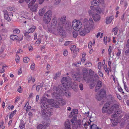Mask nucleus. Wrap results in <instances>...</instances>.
I'll return each mask as SVG.
<instances>
[{
	"label": "nucleus",
	"instance_id": "nucleus-1",
	"mask_svg": "<svg viewBox=\"0 0 129 129\" xmlns=\"http://www.w3.org/2000/svg\"><path fill=\"white\" fill-rule=\"evenodd\" d=\"M83 79L87 83H90L89 87L90 88H93L97 83V76H93L94 72L91 70L89 71V75H88V71L86 69L83 70Z\"/></svg>",
	"mask_w": 129,
	"mask_h": 129
},
{
	"label": "nucleus",
	"instance_id": "nucleus-2",
	"mask_svg": "<svg viewBox=\"0 0 129 129\" xmlns=\"http://www.w3.org/2000/svg\"><path fill=\"white\" fill-rule=\"evenodd\" d=\"M57 20L56 17L53 18L52 20L51 25L47 26L48 29L50 33L58 31L59 34L62 35V33H63V32L62 26H61V25L60 26V24H59L57 28Z\"/></svg>",
	"mask_w": 129,
	"mask_h": 129
},
{
	"label": "nucleus",
	"instance_id": "nucleus-3",
	"mask_svg": "<svg viewBox=\"0 0 129 129\" xmlns=\"http://www.w3.org/2000/svg\"><path fill=\"white\" fill-rule=\"evenodd\" d=\"M61 88L62 87L60 86H59L58 87L54 86L53 88V92L52 93V96L53 98L58 99L59 105H64L66 104L65 101L60 98L62 96V92H63L61 90Z\"/></svg>",
	"mask_w": 129,
	"mask_h": 129
},
{
	"label": "nucleus",
	"instance_id": "nucleus-4",
	"mask_svg": "<svg viewBox=\"0 0 129 129\" xmlns=\"http://www.w3.org/2000/svg\"><path fill=\"white\" fill-rule=\"evenodd\" d=\"M41 102L42 103L41 106V112L43 115L44 117H45L46 118L49 117L51 115L50 109L51 108L49 107L50 105L49 104V103L48 101L44 100V99H42Z\"/></svg>",
	"mask_w": 129,
	"mask_h": 129
},
{
	"label": "nucleus",
	"instance_id": "nucleus-5",
	"mask_svg": "<svg viewBox=\"0 0 129 129\" xmlns=\"http://www.w3.org/2000/svg\"><path fill=\"white\" fill-rule=\"evenodd\" d=\"M110 104L109 103H106L103 107L102 111L104 113H107L111 114L113 112L116 111L119 107V106L117 104H115L110 108Z\"/></svg>",
	"mask_w": 129,
	"mask_h": 129
},
{
	"label": "nucleus",
	"instance_id": "nucleus-6",
	"mask_svg": "<svg viewBox=\"0 0 129 129\" xmlns=\"http://www.w3.org/2000/svg\"><path fill=\"white\" fill-rule=\"evenodd\" d=\"M71 78L69 76L62 78L61 82L64 90H68L70 86H72V84Z\"/></svg>",
	"mask_w": 129,
	"mask_h": 129
},
{
	"label": "nucleus",
	"instance_id": "nucleus-7",
	"mask_svg": "<svg viewBox=\"0 0 129 129\" xmlns=\"http://www.w3.org/2000/svg\"><path fill=\"white\" fill-rule=\"evenodd\" d=\"M72 26L73 29L75 30L78 31L82 27V24L81 22L79 20L74 19L72 22Z\"/></svg>",
	"mask_w": 129,
	"mask_h": 129
},
{
	"label": "nucleus",
	"instance_id": "nucleus-8",
	"mask_svg": "<svg viewBox=\"0 0 129 129\" xmlns=\"http://www.w3.org/2000/svg\"><path fill=\"white\" fill-rule=\"evenodd\" d=\"M73 79L75 81L80 82L81 80L82 76L79 72H74L72 76Z\"/></svg>",
	"mask_w": 129,
	"mask_h": 129
},
{
	"label": "nucleus",
	"instance_id": "nucleus-9",
	"mask_svg": "<svg viewBox=\"0 0 129 129\" xmlns=\"http://www.w3.org/2000/svg\"><path fill=\"white\" fill-rule=\"evenodd\" d=\"M121 112L122 111L121 110H119L117 111V114L115 113L112 115V117L110 119L111 121L112 122L114 121L115 120V119H117V118H118L119 119L121 118V117H120V116H118L119 114L121 113Z\"/></svg>",
	"mask_w": 129,
	"mask_h": 129
},
{
	"label": "nucleus",
	"instance_id": "nucleus-10",
	"mask_svg": "<svg viewBox=\"0 0 129 129\" xmlns=\"http://www.w3.org/2000/svg\"><path fill=\"white\" fill-rule=\"evenodd\" d=\"M66 17L64 16H62L60 19V22L59 24H60L61 26H62V28L66 26L67 23L66 22Z\"/></svg>",
	"mask_w": 129,
	"mask_h": 129
},
{
	"label": "nucleus",
	"instance_id": "nucleus-11",
	"mask_svg": "<svg viewBox=\"0 0 129 129\" xmlns=\"http://www.w3.org/2000/svg\"><path fill=\"white\" fill-rule=\"evenodd\" d=\"M104 11V9H101L99 7H97V21L99 20L101 18L100 16L99 15H98V14L103 13Z\"/></svg>",
	"mask_w": 129,
	"mask_h": 129
},
{
	"label": "nucleus",
	"instance_id": "nucleus-12",
	"mask_svg": "<svg viewBox=\"0 0 129 129\" xmlns=\"http://www.w3.org/2000/svg\"><path fill=\"white\" fill-rule=\"evenodd\" d=\"M51 105L53 106L57 107L59 105V102L58 100H52L51 101Z\"/></svg>",
	"mask_w": 129,
	"mask_h": 129
},
{
	"label": "nucleus",
	"instance_id": "nucleus-13",
	"mask_svg": "<svg viewBox=\"0 0 129 129\" xmlns=\"http://www.w3.org/2000/svg\"><path fill=\"white\" fill-rule=\"evenodd\" d=\"M99 95L101 98H102L106 96V92L104 89H102L100 91Z\"/></svg>",
	"mask_w": 129,
	"mask_h": 129
},
{
	"label": "nucleus",
	"instance_id": "nucleus-14",
	"mask_svg": "<svg viewBox=\"0 0 129 129\" xmlns=\"http://www.w3.org/2000/svg\"><path fill=\"white\" fill-rule=\"evenodd\" d=\"M78 111L77 109H75L72 110L71 112L70 113L69 117L71 118L74 115L77 116Z\"/></svg>",
	"mask_w": 129,
	"mask_h": 129
},
{
	"label": "nucleus",
	"instance_id": "nucleus-15",
	"mask_svg": "<svg viewBox=\"0 0 129 129\" xmlns=\"http://www.w3.org/2000/svg\"><path fill=\"white\" fill-rule=\"evenodd\" d=\"M51 18L44 15L43 20L44 22L46 24H48L50 22Z\"/></svg>",
	"mask_w": 129,
	"mask_h": 129
},
{
	"label": "nucleus",
	"instance_id": "nucleus-16",
	"mask_svg": "<svg viewBox=\"0 0 129 129\" xmlns=\"http://www.w3.org/2000/svg\"><path fill=\"white\" fill-rule=\"evenodd\" d=\"M84 29L87 33H89L92 28L88 24H85L84 25Z\"/></svg>",
	"mask_w": 129,
	"mask_h": 129
},
{
	"label": "nucleus",
	"instance_id": "nucleus-17",
	"mask_svg": "<svg viewBox=\"0 0 129 129\" xmlns=\"http://www.w3.org/2000/svg\"><path fill=\"white\" fill-rule=\"evenodd\" d=\"M71 50L73 53L74 54H76L79 52V49L78 48H76V46L72 45L71 46L70 48Z\"/></svg>",
	"mask_w": 129,
	"mask_h": 129
},
{
	"label": "nucleus",
	"instance_id": "nucleus-18",
	"mask_svg": "<svg viewBox=\"0 0 129 129\" xmlns=\"http://www.w3.org/2000/svg\"><path fill=\"white\" fill-rule=\"evenodd\" d=\"M85 119H84L82 121H80V123H79L78 124L80 127H82L86 128L87 126V123H86V121H85Z\"/></svg>",
	"mask_w": 129,
	"mask_h": 129
},
{
	"label": "nucleus",
	"instance_id": "nucleus-19",
	"mask_svg": "<svg viewBox=\"0 0 129 129\" xmlns=\"http://www.w3.org/2000/svg\"><path fill=\"white\" fill-rule=\"evenodd\" d=\"M70 122V120L68 119H67L65 121L64 124L65 129H71Z\"/></svg>",
	"mask_w": 129,
	"mask_h": 129
},
{
	"label": "nucleus",
	"instance_id": "nucleus-20",
	"mask_svg": "<svg viewBox=\"0 0 129 129\" xmlns=\"http://www.w3.org/2000/svg\"><path fill=\"white\" fill-rule=\"evenodd\" d=\"M62 87V88L61 89V90L63 92H62V96L64 94H65L67 97H69L71 96V93L69 92H67L66 91L67 90H64L63 89V88Z\"/></svg>",
	"mask_w": 129,
	"mask_h": 129
},
{
	"label": "nucleus",
	"instance_id": "nucleus-21",
	"mask_svg": "<svg viewBox=\"0 0 129 129\" xmlns=\"http://www.w3.org/2000/svg\"><path fill=\"white\" fill-rule=\"evenodd\" d=\"M114 17L113 16H108L106 17V23L107 24H109L114 19Z\"/></svg>",
	"mask_w": 129,
	"mask_h": 129
},
{
	"label": "nucleus",
	"instance_id": "nucleus-22",
	"mask_svg": "<svg viewBox=\"0 0 129 129\" xmlns=\"http://www.w3.org/2000/svg\"><path fill=\"white\" fill-rule=\"evenodd\" d=\"M52 15V10H49L47 11L44 15L51 18Z\"/></svg>",
	"mask_w": 129,
	"mask_h": 129
},
{
	"label": "nucleus",
	"instance_id": "nucleus-23",
	"mask_svg": "<svg viewBox=\"0 0 129 129\" xmlns=\"http://www.w3.org/2000/svg\"><path fill=\"white\" fill-rule=\"evenodd\" d=\"M46 9V7H44L43 8L41 9L39 11L40 15L42 16L45 12Z\"/></svg>",
	"mask_w": 129,
	"mask_h": 129
},
{
	"label": "nucleus",
	"instance_id": "nucleus-24",
	"mask_svg": "<svg viewBox=\"0 0 129 129\" xmlns=\"http://www.w3.org/2000/svg\"><path fill=\"white\" fill-rule=\"evenodd\" d=\"M30 10L33 12H36L37 10V5H32L30 6Z\"/></svg>",
	"mask_w": 129,
	"mask_h": 129
},
{
	"label": "nucleus",
	"instance_id": "nucleus-25",
	"mask_svg": "<svg viewBox=\"0 0 129 129\" xmlns=\"http://www.w3.org/2000/svg\"><path fill=\"white\" fill-rule=\"evenodd\" d=\"M103 40L104 44L105 45H106L107 44L108 42H110L111 41V38H108L107 36L104 37Z\"/></svg>",
	"mask_w": 129,
	"mask_h": 129
},
{
	"label": "nucleus",
	"instance_id": "nucleus-26",
	"mask_svg": "<svg viewBox=\"0 0 129 129\" xmlns=\"http://www.w3.org/2000/svg\"><path fill=\"white\" fill-rule=\"evenodd\" d=\"M89 25L92 29L94 28V23L93 20L91 18H90L89 20Z\"/></svg>",
	"mask_w": 129,
	"mask_h": 129
},
{
	"label": "nucleus",
	"instance_id": "nucleus-27",
	"mask_svg": "<svg viewBox=\"0 0 129 129\" xmlns=\"http://www.w3.org/2000/svg\"><path fill=\"white\" fill-rule=\"evenodd\" d=\"M10 38L11 39L14 41L17 40L18 38V37L17 36L14 35L13 34H12L10 36Z\"/></svg>",
	"mask_w": 129,
	"mask_h": 129
},
{
	"label": "nucleus",
	"instance_id": "nucleus-28",
	"mask_svg": "<svg viewBox=\"0 0 129 129\" xmlns=\"http://www.w3.org/2000/svg\"><path fill=\"white\" fill-rule=\"evenodd\" d=\"M36 29V27L35 26H33L28 30V32L29 33H32L34 32Z\"/></svg>",
	"mask_w": 129,
	"mask_h": 129
},
{
	"label": "nucleus",
	"instance_id": "nucleus-29",
	"mask_svg": "<svg viewBox=\"0 0 129 129\" xmlns=\"http://www.w3.org/2000/svg\"><path fill=\"white\" fill-rule=\"evenodd\" d=\"M115 120L114 121H112V122H114L111 125V126H115L117 125L119 123L118 120V118H117V119L116 120H115ZM111 122H112L111 121Z\"/></svg>",
	"mask_w": 129,
	"mask_h": 129
},
{
	"label": "nucleus",
	"instance_id": "nucleus-30",
	"mask_svg": "<svg viewBox=\"0 0 129 129\" xmlns=\"http://www.w3.org/2000/svg\"><path fill=\"white\" fill-rule=\"evenodd\" d=\"M19 127L21 129H23L25 127V123L23 121H20Z\"/></svg>",
	"mask_w": 129,
	"mask_h": 129
},
{
	"label": "nucleus",
	"instance_id": "nucleus-31",
	"mask_svg": "<svg viewBox=\"0 0 129 129\" xmlns=\"http://www.w3.org/2000/svg\"><path fill=\"white\" fill-rule=\"evenodd\" d=\"M86 55V54L85 53H83L82 54V58H81V62L82 63L84 62L86 59L85 57V56Z\"/></svg>",
	"mask_w": 129,
	"mask_h": 129
},
{
	"label": "nucleus",
	"instance_id": "nucleus-32",
	"mask_svg": "<svg viewBox=\"0 0 129 129\" xmlns=\"http://www.w3.org/2000/svg\"><path fill=\"white\" fill-rule=\"evenodd\" d=\"M87 34V33L84 29L81 30L79 32V34L81 36H84Z\"/></svg>",
	"mask_w": 129,
	"mask_h": 129
},
{
	"label": "nucleus",
	"instance_id": "nucleus-33",
	"mask_svg": "<svg viewBox=\"0 0 129 129\" xmlns=\"http://www.w3.org/2000/svg\"><path fill=\"white\" fill-rule=\"evenodd\" d=\"M118 30V28L117 26H116L112 30V31L114 32V34L115 35H116Z\"/></svg>",
	"mask_w": 129,
	"mask_h": 129
},
{
	"label": "nucleus",
	"instance_id": "nucleus-34",
	"mask_svg": "<svg viewBox=\"0 0 129 129\" xmlns=\"http://www.w3.org/2000/svg\"><path fill=\"white\" fill-rule=\"evenodd\" d=\"M102 85V82L100 80L97 81V88L99 89L101 88Z\"/></svg>",
	"mask_w": 129,
	"mask_h": 129
},
{
	"label": "nucleus",
	"instance_id": "nucleus-35",
	"mask_svg": "<svg viewBox=\"0 0 129 129\" xmlns=\"http://www.w3.org/2000/svg\"><path fill=\"white\" fill-rule=\"evenodd\" d=\"M29 104L28 102H27L25 106L24 107V108H27L26 111H28L30 110L31 108V107L30 106H28Z\"/></svg>",
	"mask_w": 129,
	"mask_h": 129
},
{
	"label": "nucleus",
	"instance_id": "nucleus-36",
	"mask_svg": "<svg viewBox=\"0 0 129 129\" xmlns=\"http://www.w3.org/2000/svg\"><path fill=\"white\" fill-rule=\"evenodd\" d=\"M108 51L109 52V56H110V57H112L111 56V53L113 51V48L110 46L109 47Z\"/></svg>",
	"mask_w": 129,
	"mask_h": 129
},
{
	"label": "nucleus",
	"instance_id": "nucleus-37",
	"mask_svg": "<svg viewBox=\"0 0 129 129\" xmlns=\"http://www.w3.org/2000/svg\"><path fill=\"white\" fill-rule=\"evenodd\" d=\"M95 41L94 40H93L92 42H90L88 44V47L89 48H91L92 46L94 45L95 44Z\"/></svg>",
	"mask_w": 129,
	"mask_h": 129
},
{
	"label": "nucleus",
	"instance_id": "nucleus-38",
	"mask_svg": "<svg viewBox=\"0 0 129 129\" xmlns=\"http://www.w3.org/2000/svg\"><path fill=\"white\" fill-rule=\"evenodd\" d=\"M61 75V73L60 72H58L56 73L54 77L53 78L55 79H56L57 78L60 77Z\"/></svg>",
	"mask_w": 129,
	"mask_h": 129
},
{
	"label": "nucleus",
	"instance_id": "nucleus-39",
	"mask_svg": "<svg viewBox=\"0 0 129 129\" xmlns=\"http://www.w3.org/2000/svg\"><path fill=\"white\" fill-rule=\"evenodd\" d=\"M16 112V110H15L13 112H11L9 115V119H11L13 117L14 115L15 114Z\"/></svg>",
	"mask_w": 129,
	"mask_h": 129
},
{
	"label": "nucleus",
	"instance_id": "nucleus-40",
	"mask_svg": "<svg viewBox=\"0 0 129 129\" xmlns=\"http://www.w3.org/2000/svg\"><path fill=\"white\" fill-rule=\"evenodd\" d=\"M77 116L75 115L73 117L72 119L71 120V122H72V124H73L74 123V122H75L77 120Z\"/></svg>",
	"mask_w": 129,
	"mask_h": 129
},
{
	"label": "nucleus",
	"instance_id": "nucleus-41",
	"mask_svg": "<svg viewBox=\"0 0 129 129\" xmlns=\"http://www.w3.org/2000/svg\"><path fill=\"white\" fill-rule=\"evenodd\" d=\"M37 129H45L44 127L41 124H39L37 126Z\"/></svg>",
	"mask_w": 129,
	"mask_h": 129
},
{
	"label": "nucleus",
	"instance_id": "nucleus-42",
	"mask_svg": "<svg viewBox=\"0 0 129 129\" xmlns=\"http://www.w3.org/2000/svg\"><path fill=\"white\" fill-rule=\"evenodd\" d=\"M90 8L91 10H92L93 11H95L96 12H97V7L96 6H95L93 5V6H90Z\"/></svg>",
	"mask_w": 129,
	"mask_h": 129
},
{
	"label": "nucleus",
	"instance_id": "nucleus-43",
	"mask_svg": "<svg viewBox=\"0 0 129 129\" xmlns=\"http://www.w3.org/2000/svg\"><path fill=\"white\" fill-rule=\"evenodd\" d=\"M13 32L15 34H19L20 33V31L19 29L16 28L13 30Z\"/></svg>",
	"mask_w": 129,
	"mask_h": 129
},
{
	"label": "nucleus",
	"instance_id": "nucleus-44",
	"mask_svg": "<svg viewBox=\"0 0 129 129\" xmlns=\"http://www.w3.org/2000/svg\"><path fill=\"white\" fill-rule=\"evenodd\" d=\"M92 17L94 20L95 21H97V14L96 13L94 14H92Z\"/></svg>",
	"mask_w": 129,
	"mask_h": 129
},
{
	"label": "nucleus",
	"instance_id": "nucleus-45",
	"mask_svg": "<svg viewBox=\"0 0 129 129\" xmlns=\"http://www.w3.org/2000/svg\"><path fill=\"white\" fill-rule=\"evenodd\" d=\"M121 53V50L119 49H118L117 51H116V55L118 57H119L120 56Z\"/></svg>",
	"mask_w": 129,
	"mask_h": 129
},
{
	"label": "nucleus",
	"instance_id": "nucleus-46",
	"mask_svg": "<svg viewBox=\"0 0 129 129\" xmlns=\"http://www.w3.org/2000/svg\"><path fill=\"white\" fill-rule=\"evenodd\" d=\"M29 60V59L28 57H25L23 59V62L25 63H28Z\"/></svg>",
	"mask_w": 129,
	"mask_h": 129
},
{
	"label": "nucleus",
	"instance_id": "nucleus-47",
	"mask_svg": "<svg viewBox=\"0 0 129 129\" xmlns=\"http://www.w3.org/2000/svg\"><path fill=\"white\" fill-rule=\"evenodd\" d=\"M104 67V69L105 72L108 75L109 73V69H110V68L109 69V68H107V66H105Z\"/></svg>",
	"mask_w": 129,
	"mask_h": 129
},
{
	"label": "nucleus",
	"instance_id": "nucleus-48",
	"mask_svg": "<svg viewBox=\"0 0 129 129\" xmlns=\"http://www.w3.org/2000/svg\"><path fill=\"white\" fill-rule=\"evenodd\" d=\"M4 16V18L6 20H8L9 21H10L11 20L9 16L8 15Z\"/></svg>",
	"mask_w": 129,
	"mask_h": 129
},
{
	"label": "nucleus",
	"instance_id": "nucleus-49",
	"mask_svg": "<svg viewBox=\"0 0 129 129\" xmlns=\"http://www.w3.org/2000/svg\"><path fill=\"white\" fill-rule=\"evenodd\" d=\"M36 1V0H32L29 4L28 5V7L29 8H30V6L32 5H33V4H34Z\"/></svg>",
	"mask_w": 129,
	"mask_h": 129
},
{
	"label": "nucleus",
	"instance_id": "nucleus-50",
	"mask_svg": "<svg viewBox=\"0 0 129 129\" xmlns=\"http://www.w3.org/2000/svg\"><path fill=\"white\" fill-rule=\"evenodd\" d=\"M73 37L75 38H76L78 35V33L75 31H73Z\"/></svg>",
	"mask_w": 129,
	"mask_h": 129
},
{
	"label": "nucleus",
	"instance_id": "nucleus-51",
	"mask_svg": "<svg viewBox=\"0 0 129 129\" xmlns=\"http://www.w3.org/2000/svg\"><path fill=\"white\" fill-rule=\"evenodd\" d=\"M90 129H97V125L95 124L91 125L90 127Z\"/></svg>",
	"mask_w": 129,
	"mask_h": 129
},
{
	"label": "nucleus",
	"instance_id": "nucleus-52",
	"mask_svg": "<svg viewBox=\"0 0 129 129\" xmlns=\"http://www.w3.org/2000/svg\"><path fill=\"white\" fill-rule=\"evenodd\" d=\"M91 4L95 6H96L97 5V2L96 0H93L91 3Z\"/></svg>",
	"mask_w": 129,
	"mask_h": 129
},
{
	"label": "nucleus",
	"instance_id": "nucleus-53",
	"mask_svg": "<svg viewBox=\"0 0 129 129\" xmlns=\"http://www.w3.org/2000/svg\"><path fill=\"white\" fill-rule=\"evenodd\" d=\"M7 66H3L2 68L0 70V73H3L5 72L4 68H6Z\"/></svg>",
	"mask_w": 129,
	"mask_h": 129
},
{
	"label": "nucleus",
	"instance_id": "nucleus-54",
	"mask_svg": "<svg viewBox=\"0 0 129 129\" xmlns=\"http://www.w3.org/2000/svg\"><path fill=\"white\" fill-rule=\"evenodd\" d=\"M100 38H102L103 36V33H101V34L100 32H99L97 33V38H98L100 36Z\"/></svg>",
	"mask_w": 129,
	"mask_h": 129
},
{
	"label": "nucleus",
	"instance_id": "nucleus-55",
	"mask_svg": "<svg viewBox=\"0 0 129 129\" xmlns=\"http://www.w3.org/2000/svg\"><path fill=\"white\" fill-rule=\"evenodd\" d=\"M72 42L71 41H67L65 42L64 45L66 46L69 45Z\"/></svg>",
	"mask_w": 129,
	"mask_h": 129
},
{
	"label": "nucleus",
	"instance_id": "nucleus-56",
	"mask_svg": "<svg viewBox=\"0 0 129 129\" xmlns=\"http://www.w3.org/2000/svg\"><path fill=\"white\" fill-rule=\"evenodd\" d=\"M91 66V63L90 62L88 61L86 63L85 66V67H90Z\"/></svg>",
	"mask_w": 129,
	"mask_h": 129
},
{
	"label": "nucleus",
	"instance_id": "nucleus-57",
	"mask_svg": "<svg viewBox=\"0 0 129 129\" xmlns=\"http://www.w3.org/2000/svg\"><path fill=\"white\" fill-rule=\"evenodd\" d=\"M16 61L17 63L19 62L20 61V57L19 56H17L15 58Z\"/></svg>",
	"mask_w": 129,
	"mask_h": 129
},
{
	"label": "nucleus",
	"instance_id": "nucleus-58",
	"mask_svg": "<svg viewBox=\"0 0 129 129\" xmlns=\"http://www.w3.org/2000/svg\"><path fill=\"white\" fill-rule=\"evenodd\" d=\"M125 54L126 55H129V49H127L125 52Z\"/></svg>",
	"mask_w": 129,
	"mask_h": 129
},
{
	"label": "nucleus",
	"instance_id": "nucleus-59",
	"mask_svg": "<svg viewBox=\"0 0 129 129\" xmlns=\"http://www.w3.org/2000/svg\"><path fill=\"white\" fill-rule=\"evenodd\" d=\"M102 67V63L101 62H100L98 63V68L99 69H100Z\"/></svg>",
	"mask_w": 129,
	"mask_h": 129
},
{
	"label": "nucleus",
	"instance_id": "nucleus-60",
	"mask_svg": "<svg viewBox=\"0 0 129 129\" xmlns=\"http://www.w3.org/2000/svg\"><path fill=\"white\" fill-rule=\"evenodd\" d=\"M42 86L40 85H38L37 86L36 89L37 91H39L40 90V89L41 88Z\"/></svg>",
	"mask_w": 129,
	"mask_h": 129
},
{
	"label": "nucleus",
	"instance_id": "nucleus-61",
	"mask_svg": "<svg viewBox=\"0 0 129 129\" xmlns=\"http://www.w3.org/2000/svg\"><path fill=\"white\" fill-rule=\"evenodd\" d=\"M68 54V51L65 50L63 52V55L64 56H67Z\"/></svg>",
	"mask_w": 129,
	"mask_h": 129
},
{
	"label": "nucleus",
	"instance_id": "nucleus-62",
	"mask_svg": "<svg viewBox=\"0 0 129 129\" xmlns=\"http://www.w3.org/2000/svg\"><path fill=\"white\" fill-rule=\"evenodd\" d=\"M41 43V40L40 39H38L36 42V44H37L38 45H39Z\"/></svg>",
	"mask_w": 129,
	"mask_h": 129
},
{
	"label": "nucleus",
	"instance_id": "nucleus-63",
	"mask_svg": "<svg viewBox=\"0 0 129 129\" xmlns=\"http://www.w3.org/2000/svg\"><path fill=\"white\" fill-rule=\"evenodd\" d=\"M79 87L80 89L82 90L83 89V84L82 83H80L79 85Z\"/></svg>",
	"mask_w": 129,
	"mask_h": 129
},
{
	"label": "nucleus",
	"instance_id": "nucleus-64",
	"mask_svg": "<svg viewBox=\"0 0 129 129\" xmlns=\"http://www.w3.org/2000/svg\"><path fill=\"white\" fill-rule=\"evenodd\" d=\"M4 16L8 15V11L5 10H3Z\"/></svg>",
	"mask_w": 129,
	"mask_h": 129
}]
</instances>
